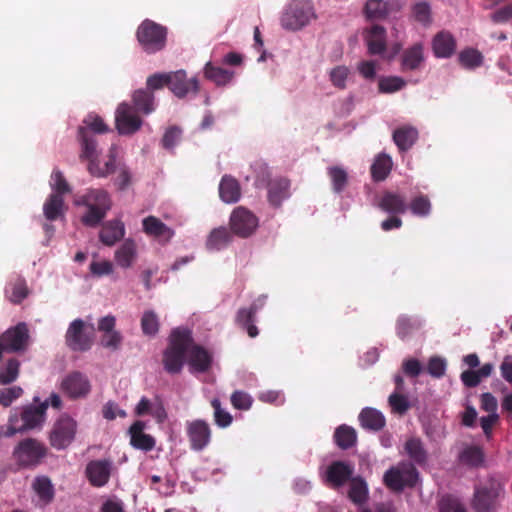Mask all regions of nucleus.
I'll return each mask as SVG.
<instances>
[{
	"mask_svg": "<svg viewBox=\"0 0 512 512\" xmlns=\"http://www.w3.org/2000/svg\"><path fill=\"white\" fill-rule=\"evenodd\" d=\"M19 371L20 362L16 358L9 359L0 368V384L7 385L14 382L19 376Z\"/></svg>",
	"mask_w": 512,
	"mask_h": 512,
	"instance_id": "nucleus-47",
	"label": "nucleus"
},
{
	"mask_svg": "<svg viewBox=\"0 0 512 512\" xmlns=\"http://www.w3.org/2000/svg\"><path fill=\"white\" fill-rule=\"evenodd\" d=\"M143 232L162 245H166L175 235V231L155 216H147L142 220Z\"/></svg>",
	"mask_w": 512,
	"mask_h": 512,
	"instance_id": "nucleus-17",
	"label": "nucleus"
},
{
	"mask_svg": "<svg viewBox=\"0 0 512 512\" xmlns=\"http://www.w3.org/2000/svg\"><path fill=\"white\" fill-rule=\"evenodd\" d=\"M77 422L67 414H62L49 432L50 445L57 449H66L75 439Z\"/></svg>",
	"mask_w": 512,
	"mask_h": 512,
	"instance_id": "nucleus-8",
	"label": "nucleus"
},
{
	"mask_svg": "<svg viewBox=\"0 0 512 512\" xmlns=\"http://www.w3.org/2000/svg\"><path fill=\"white\" fill-rule=\"evenodd\" d=\"M354 467L345 461H334L326 470V480L334 488H339L352 479Z\"/></svg>",
	"mask_w": 512,
	"mask_h": 512,
	"instance_id": "nucleus-19",
	"label": "nucleus"
},
{
	"mask_svg": "<svg viewBox=\"0 0 512 512\" xmlns=\"http://www.w3.org/2000/svg\"><path fill=\"white\" fill-rule=\"evenodd\" d=\"M259 220L257 216L243 206L236 207L229 219L230 229L240 238L251 236L257 229Z\"/></svg>",
	"mask_w": 512,
	"mask_h": 512,
	"instance_id": "nucleus-9",
	"label": "nucleus"
},
{
	"mask_svg": "<svg viewBox=\"0 0 512 512\" xmlns=\"http://www.w3.org/2000/svg\"><path fill=\"white\" fill-rule=\"evenodd\" d=\"M365 12L368 18H384L387 14L386 2L383 0H368L365 5Z\"/></svg>",
	"mask_w": 512,
	"mask_h": 512,
	"instance_id": "nucleus-57",
	"label": "nucleus"
},
{
	"mask_svg": "<svg viewBox=\"0 0 512 512\" xmlns=\"http://www.w3.org/2000/svg\"><path fill=\"white\" fill-rule=\"evenodd\" d=\"M349 499L358 505L365 503L368 499V487L361 477H354L350 480Z\"/></svg>",
	"mask_w": 512,
	"mask_h": 512,
	"instance_id": "nucleus-45",
	"label": "nucleus"
},
{
	"mask_svg": "<svg viewBox=\"0 0 512 512\" xmlns=\"http://www.w3.org/2000/svg\"><path fill=\"white\" fill-rule=\"evenodd\" d=\"M32 489L39 497L40 501L47 505L51 503L55 496L54 486L47 476H37L33 480Z\"/></svg>",
	"mask_w": 512,
	"mask_h": 512,
	"instance_id": "nucleus-38",
	"label": "nucleus"
},
{
	"mask_svg": "<svg viewBox=\"0 0 512 512\" xmlns=\"http://www.w3.org/2000/svg\"><path fill=\"white\" fill-rule=\"evenodd\" d=\"M83 126H79V128H86L91 131L93 135L106 133L109 129L108 126L104 123L103 119L96 114H89L83 120Z\"/></svg>",
	"mask_w": 512,
	"mask_h": 512,
	"instance_id": "nucleus-54",
	"label": "nucleus"
},
{
	"mask_svg": "<svg viewBox=\"0 0 512 512\" xmlns=\"http://www.w3.org/2000/svg\"><path fill=\"white\" fill-rule=\"evenodd\" d=\"M333 438L339 448L347 450L356 444L357 433L351 426L343 424L336 428Z\"/></svg>",
	"mask_w": 512,
	"mask_h": 512,
	"instance_id": "nucleus-43",
	"label": "nucleus"
},
{
	"mask_svg": "<svg viewBox=\"0 0 512 512\" xmlns=\"http://www.w3.org/2000/svg\"><path fill=\"white\" fill-rule=\"evenodd\" d=\"M60 388L71 399L85 398L91 391V384L86 375L73 371L61 381Z\"/></svg>",
	"mask_w": 512,
	"mask_h": 512,
	"instance_id": "nucleus-12",
	"label": "nucleus"
},
{
	"mask_svg": "<svg viewBox=\"0 0 512 512\" xmlns=\"http://www.w3.org/2000/svg\"><path fill=\"white\" fill-rule=\"evenodd\" d=\"M29 294L24 278L18 277L10 282L6 288V296L13 304H20Z\"/></svg>",
	"mask_w": 512,
	"mask_h": 512,
	"instance_id": "nucleus-44",
	"label": "nucleus"
},
{
	"mask_svg": "<svg viewBox=\"0 0 512 512\" xmlns=\"http://www.w3.org/2000/svg\"><path fill=\"white\" fill-rule=\"evenodd\" d=\"M432 49L435 57L449 58L456 50V40L450 32L440 31L433 37Z\"/></svg>",
	"mask_w": 512,
	"mask_h": 512,
	"instance_id": "nucleus-24",
	"label": "nucleus"
},
{
	"mask_svg": "<svg viewBox=\"0 0 512 512\" xmlns=\"http://www.w3.org/2000/svg\"><path fill=\"white\" fill-rule=\"evenodd\" d=\"M328 175L332 182L333 191L341 193L348 184V174L345 169L339 166L329 167Z\"/></svg>",
	"mask_w": 512,
	"mask_h": 512,
	"instance_id": "nucleus-49",
	"label": "nucleus"
},
{
	"mask_svg": "<svg viewBox=\"0 0 512 512\" xmlns=\"http://www.w3.org/2000/svg\"><path fill=\"white\" fill-rule=\"evenodd\" d=\"M232 241V234L226 227L213 229L206 241L209 250L219 251L225 248Z\"/></svg>",
	"mask_w": 512,
	"mask_h": 512,
	"instance_id": "nucleus-39",
	"label": "nucleus"
},
{
	"mask_svg": "<svg viewBox=\"0 0 512 512\" xmlns=\"http://www.w3.org/2000/svg\"><path fill=\"white\" fill-rule=\"evenodd\" d=\"M389 404L396 413L403 414L409 409V402L406 396L395 392L389 396Z\"/></svg>",
	"mask_w": 512,
	"mask_h": 512,
	"instance_id": "nucleus-63",
	"label": "nucleus"
},
{
	"mask_svg": "<svg viewBox=\"0 0 512 512\" xmlns=\"http://www.w3.org/2000/svg\"><path fill=\"white\" fill-rule=\"evenodd\" d=\"M204 76L217 86H225L232 81L235 73L231 70L215 66L211 62H208L204 67Z\"/></svg>",
	"mask_w": 512,
	"mask_h": 512,
	"instance_id": "nucleus-36",
	"label": "nucleus"
},
{
	"mask_svg": "<svg viewBox=\"0 0 512 512\" xmlns=\"http://www.w3.org/2000/svg\"><path fill=\"white\" fill-rule=\"evenodd\" d=\"M125 235L124 224L120 220H111L103 224L99 234L100 241L107 246H113Z\"/></svg>",
	"mask_w": 512,
	"mask_h": 512,
	"instance_id": "nucleus-29",
	"label": "nucleus"
},
{
	"mask_svg": "<svg viewBox=\"0 0 512 512\" xmlns=\"http://www.w3.org/2000/svg\"><path fill=\"white\" fill-rule=\"evenodd\" d=\"M116 155L117 148L112 146L109 149L108 160L105 162L104 167L100 166V161L98 159L96 162H92V164L87 165L89 173L92 176L98 178H104L114 173L116 170H118V167H116Z\"/></svg>",
	"mask_w": 512,
	"mask_h": 512,
	"instance_id": "nucleus-35",
	"label": "nucleus"
},
{
	"mask_svg": "<svg viewBox=\"0 0 512 512\" xmlns=\"http://www.w3.org/2000/svg\"><path fill=\"white\" fill-rule=\"evenodd\" d=\"M133 108L144 115H149L155 110L154 94L146 88L134 91L132 95Z\"/></svg>",
	"mask_w": 512,
	"mask_h": 512,
	"instance_id": "nucleus-32",
	"label": "nucleus"
},
{
	"mask_svg": "<svg viewBox=\"0 0 512 512\" xmlns=\"http://www.w3.org/2000/svg\"><path fill=\"white\" fill-rule=\"evenodd\" d=\"M182 136V130L181 128L177 126H171L169 127L163 137H162V146L167 149L171 150L175 147V145L180 141Z\"/></svg>",
	"mask_w": 512,
	"mask_h": 512,
	"instance_id": "nucleus-59",
	"label": "nucleus"
},
{
	"mask_svg": "<svg viewBox=\"0 0 512 512\" xmlns=\"http://www.w3.org/2000/svg\"><path fill=\"white\" fill-rule=\"evenodd\" d=\"M503 493V484L500 480L491 477L487 482L475 489L473 508L477 512H492L496 509L497 499Z\"/></svg>",
	"mask_w": 512,
	"mask_h": 512,
	"instance_id": "nucleus-7",
	"label": "nucleus"
},
{
	"mask_svg": "<svg viewBox=\"0 0 512 512\" xmlns=\"http://www.w3.org/2000/svg\"><path fill=\"white\" fill-rule=\"evenodd\" d=\"M145 423L143 421H135L129 428L130 444L142 451H151L154 449L156 441L150 434L144 433Z\"/></svg>",
	"mask_w": 512,
	"mask_h": 512,
	"instance_id": "nucleus-20",
	"label": "nucleus"
},
{
	"mask_svg": "<svg viewBox=\"0 0 512 512\" xmlns=\"http://www.w3.org/2000/svg\"><path fill=\"white\" fill-rule=\"evenodd\" d=\"M189 366L192 371L198 373L207 372L212 364V356L208 350L200 345L191 344L189 350Z\"/></svg>",
	"mask_w": 512,
	"mask_h": 512,
	"instance_id": "nucleus-23",
	"label": "nucleus"
},
{
	"mask_svg": "<svg viewBox=\"0 0 512 512\" xmlns=\"http://www.w3.org/2000/svg\"><path fill=\"white\" fill-rule=\"evenodd\" d=\"M418 478V472L415 467L401 471L397 468H390L384 474V484L393 491H402L405 486H413Z\"/></svg>",
	"mask_w": 512,
	"mask_h": 512,
	"instance_id": "nucleus-14",
	"label": "nucleus"
},
{
	"mask_svg": "<svg viewBox=\"0 0 512 512\" xmlns=\"http://www.w3.org/2000/svg\"><path fill=\"white\" fill-rule=\"evenodd\" d=\"M48 454L44 443L35 438L21 440L13 449L12 457L19 469H34Z\"/></svg>",
	"mask_w": 512,
	"mask_h": 512,
	"instance_id": "nucleus-3",
	"label": "nucleus"
},
{
	"mask_svg": "<svg viewBox=\"0 0 512 512\" xmlns=\"http://www.w3.org/2000/svg\"><path fill=\"white\" fill-rule=\"evenodd\" d=\"M268 201L275 208L290 197V181L287 178H275L267 183Z\"/></svg>",
	"mask_w": 512,
	"mask_h": 512,
	"instance_id": "nucleus-21",
	"label": "nucleus"
},
{
	"mask_svg": "<svg viewBox=\"0 0 512 512\" xmlns=\"http://www.w3.org/2000/svg\"><path fill=\"white\" fill-rule=\"evenodd\" d=\"M94 328L78 318L73 320L65 334L67 347L75 352L88 351L93 344Z\"/></svg>",
	"mask_w": 512,
	"mask_h": 512,
	"instance_id": "nucleus-6",
	"label": "nucleus"
},
{
	"mask_svg": "<svg viewBox=\"0 0 512 512\" xmlns=\"http://www.w3.org/2000/svg\"><path fill=\"white\" fill-rule=\"evenodd\" d=\"M365 42L370 55H382L387 48L386 29L381 25H373L365 35Z\"/></svg>",
	"mask_w": 512,
	"mask_h": 512,
	"instance_id": "nucleus-22",
	"label": "nucleus"
},
{
	"mask_svg": "<svg viewBox=\"0 0 512 512\" xmlns=\"http://www.w3.org/2000/svg\"><path fill=\"white\" fill-rule=\"evenodd\" d=\"M23 394V389L19 386L0 389V404L9 407L12 402Z\"/></svg>",
	"mask_w": 512,
	"mask_h": 512,
	"instance_id": "nucleus-60",
	"label": "nucleus"
},
{
	"mask_svg": "<svg viewBox=\"0 0 512 512\" xmlns=\"http://www.w3.org/2000/svg\"><path fill=\"white\" fill-rule=\"evenodd\" d=\"M406 81L399 76L381 77L378 81V90L383 94L395 93L403 89Z\"/></svg>",
	"mask_w": 512,
	"mask_h": 512,
	"instance_id": "nucleus-48",
	"label": "nucleus"
},
{
	"mask_svg": "<svg viewBox=\"0 0 512 512\" xmlns=\"http://www.w3.org/2000/svg\"><path fill=\"white\" fill-rule=\"evenodd\" d=\"M393 162L388 154L380 153L371 165V177L376 182L384 181L391 172Z\"/></svg>",
	"mask_w": 512,
	"mask_h": 512,
	"instance_id": "nucleus-37",
	"label": "nucleus"
},
{
	"mask_svg": "<svg viewBox=\"0 0 512 512\" xmlns=\"http://www.w3.org/2000/svg\"><path fill=\"white\" fill-rule=\"evenodd\" d=\"M159 319L156 313L152 310H147L143 313L141 318V329L144 335L153 337L159 331Z\"/></svg>",
	"mask_w": 512,
	"mask_h": 512,
	"instance_id": "nucleus-50",
	"label": "nucleus"
},
{
	"mask_svg": "<svg viewBox=\"0 0 512 512\" xmlns=\"http://www.w3.org/2000/svg\"><path fill=\"white\" fill-rule=\"evenodd\" d=\"M169 90L178 98H184L192 93L196 95L199 91V82L197 78L188 79L184 70L169 72Z\"/></svg>",
	"mask_w": 512,
	"mask_h": 512,
	"instance_id": "nucleus-13",
	"label": "nucleus"
},
{
	"mask_svg": "<svg viewBox=\"0 0 512 512\" xmlns=\"http://www.w3.org/2000/svg\"><path fill=\"white\" fill-rule=\"evenodd\" d=\"M232 406L238 410H249L253 403V398L245 391L236 390L230 397Z\"/></svg>",
	"mask_w": 512,
	"mask_h": 512,
	"instance_id": "nucleus-58",
	"label": "nucleus"
},
{
	"mask_svg": "<svg viewBox=\"0 0 512 512\" xmlns=\"http://www.w3.org/2000/svg\"><path fill=\"white\" fill-rule=\"evenodd\" d=\"M79 203L85 206H92L110 210L111 199L107 191L103 189H88L80 198Z\"/></svg>",
	"mask_w": 512,
	"mask_h": 512,
	"instance_id": "nucleus-33",
	"label": "nucleus"
},
{
	"mask_svg": "<svg viewBox=\"0 0 512 512\" xmlns=\"http://www.w3.org/2000/svg\"><path fill=\"white\" fill-rule=\"evenodd\" d=\"M392 138L399 151L406 152L417 141L418 130L415 127L404 125L394 130Z\"/></svg>",
	"mask_w": 512,
	"mask_h": 512,
	"instance_id": "nucleus-28",
	"label": "nucleus"
},
{
	"mask_svg": "<svg viewBox=\"0 0 512 512\" xmlns=\"http://www.w3.org/2000/svg\"><path fill=\"white\" fill-rule=\"evenodd\" d=\"M29 330L24 322L9 328L0 336V345L6 352L24 350L28 344Z\"/></svg>",
	"mask_w": 512,
	"mask_h": 512,
	"instance_id": "nucleus-11",
	"label": "nucleus"
},
{
	"mask_svg": "<svg viewBox=\"0 0 512 512\" xmlns=\"http://www.w3.org/2000/svg\"><path fill=\"white\" fill-rule=\"evenodd\" d=\"M137 258V246L132 239H126L115 251L116 264L124 269L130 268Z\"/></svg>",
	"mask_w": 512,
	"mask_h": 512,
	"instance_id": "nucleus-30",
	"label": "nucleus"
},
{
	"mask_svg": "<svg viewBox=\"0 0 512 512\" xmlns=\"http://www.w3.org/2000/svg\"><path fill=\"white\" fill-rule=\"evenodd\" d=\"M112 462L108 459L92 460L85 468V475L93 487L105 486L111 477Z\"/></svg>",
	"mask_w": 512,
	"mask_h": 512,
	"instance_id": "nucleus-16",
	"label": "nucleus"
},
{
	"mask_svg": "<svg viewBox=\"0 0 512 512\" xmlns=\"http://www.w3.org/2000/svg\"><path fill=\"white\" fill-rule=\"evenodd\" d=\"M219 195L225 203H236L241 197V187L239 182L228 175L222 177L219 184Z\"/></svg>",
	"mask_w": 512,
	"mask_h": 512,
	"instance_id": "nucleus-31",
	"label": "nucleus"
},
{
	"mask_svg": "<svg viewBox=\"0 0 512 512\" xmlns=\"http://www.w3.org/2000/svg\"><path fill=\"white\" fill-rule=\"evenodd\" d=\"M186 432L192 450L201 451L210 442L211 429L209 424L201 419L187 422Z\"/></svg>",
	"mask_w": 512,
	"mask_h": 512,
	"instance_id": "nucleus-15",
	"label": "nucleus"
},
{
	"mask_svg": "<svg viewBox=\"0 0 512 512\" xmlns=\"http://www.w3.org/2000/svg\"><path fill=\"white\" fill-rule=\"evenodd\" d=\"M404 449L409 458L417 465L423 466L427 463V451L419 438L408 439L405 443Z\"/></svg>",
	"mask_w": 512,
	"mask_h": 512,
	"instance_id": "nucleus-41",
	"label": "nucleus"
},
{
	"mask_svg": "<svg viewBox=\"0 0 512 512\" xmlns=\"http://www.w3.org/2000/svg\"><path fill=\"white\" fill-rule=\"evenodd\" d=\"M169 73H155L150 75L146 81V89L153 93L154 90L162 89L169 83Z\"/></svg>",
	"mask_w": 512,
	"mask_h": 512,
	"instance_id": "nucleus-62",
	"label": "nucleus"
},
{
	"mask_svg": "<svg viewBox=\"0 0 512 512\" xmlns=\"http://www.w3.org/2000/svg\"><path fill=\"white\" fill-rule=\"evenodd\" d=\"M77 139L80 144V160H86L88 164L96 162L100 156L96 136L86 128H78Z\"/></svg>",
	"mask_w": 512,
	"mask_h": 512,
	"instance_id": "nucleus-18",
	"label": "nucleus"
},
{
	"mask_svg": "<svg viewBox=\"0 0 512 512\" xmlns=\"http://www.w3.org/2000/svg\"><path fill=\"white\" fill-rule=\"evenodd\" d=\"M490 19L495 24H504L512 20V4L503 6L495 10Z\"/></svg>",
	"mask_w": 512,
	"mask_h": 512,
	"instance_id": "nucleus-64",
	"label": "nucleus"
},
{
	"mask_svg": "<svg viewBox=\"0 0 512 512\" xmlns=\"http://www.w3.org/2000/svg\"><path fill=\"white\" fill-rule=\"evenodd\" d=\"M408 207L412 214L419 217H426L431 212V202L428 196L422 194L414 197Z\"/></svg>",
	"mask_w": 512,
	"mask_h": 512,
	"instance_id": "nucleus-52",
	"label": "nucleus"
},
{
	"mask_svg": "<svg viewBox=\"0 0 512 512\" xmlns=\"http://www.w3.org/2000/svg\"><path fill=\"white\" fill-rule=\"evenodd\" d=\"M87 212L81 217V221L88 227H96L105 218L109 210L103 208L86 206Z\"/></svg>",
	"mask_w": 512,
	"mask_h": 512,
	"instance_id": "nucleus-53",
	"label": "nucleus"
},
{
	"mask_svg": "<svg viewBox=\"0 0 512 512\" xmlns=\"http://www.w3.org/2000/svg\"><path fill=\"white\" fill-rule=\"evenodd\" d=\"M350 75V69L345 65H338L332 68L329 72V79L332 85L340 90H344L347 87V80Z\"/></svg>",
	"mask_w": 512,
	"mask_h": 512,
	"instance_id": "nucleus-51",
	"label": "nucleus"
},
{
	"mask_svg": "<svg viewBox=\"0 0 512 512\" xmlns=\"http://www.w3.org/2000/svg\"><path fill=\"white\" fill-rule=\"evenodd\" d=\"M424 62V47L422 43H415L403 51L401 55V70L413 71L420 68Z\"/></svg>",
	"mask_w": 512,
	"mask_h": 512,
	"instance_id": "nucleus-27",
	"label": "nucleus"
},
{
	"mask_svg": "<svg viewBox=\"0 0 512 512\" xmlns=\"http://www.w3.org/2000/svg\"><path fill=\"white\" fill-rule=\"evenodd\" d=\"M446 361L438 356H433L427 364L428 373L434 378H441L445 374Z\"/></svg>",
	"mask_w": 512,
	"mask_h": 512,
	"instance_id": "nucleus-61",
	"label": "nucleus"
},
{
	"mask_svg": "<svg viewBox=\"0 0 512 512\" xmlns=\"http://www.w3.org/2000/svg\"><path fill=\"white\" fill-rule=\"evenodd\" d=\"M193 343L191 331L183 328L174 329L170 336L168 346L163 352L162 363L169 374H178L182 371L188 350Z\"/></svg>",
	"mask_w": 512,
	"mask_h": 512,
	"instance_id": "nucleus-1",
	"label": "nucleus"
},
{
	"mask_svg": "<svg viewBox=\"0 0 512 512\" xmlns=\"http://www.w3.org/2000/svg\"><path fill=\"white\" fill-rule=\"evenodd\" d=\"M459 460L462 464L471 467L478 468L483 465L485 460V454L481 447L476 445H470L465 447L460 455Z\"/></svg>",
	"mask_w": 512,
	"mask_h": 512,
	"instance_id": "nucleus-40",
	"label": "nucleus"
},
{
	"mask_svg": "<svg viewBox=\"0 0 512 512\" xmlns=\"http://www.w3.org/2000/svg\"><path fill=\"white\" fill-rule=\"evenodd\" d=\"M259 308L257 303H252L249 308H240L236 314V324L246 330L251 338L259 334L258 328L254 324Z\"/></svg>",
	"mask_w": 512,
	"mask_h": 512,
	"instance_id": "nucleus-26",
	"label": "nucleus"
},
{
	"mask_svg": "<svg viewBox=\"0 0 512 512\" xmlns=\"http://www.w3.org/2000/svg\"><path fill=\"white\" fill-rule=\"evenodd\" d=\"M48 401L39 405H27L22 408L20 415L13 414L9 417V427L5 431L6 437H11L18 432H24L41 428L46 421Z\"/></svg>",
	"mask_w": 512,
	"mask_h": 512,
	"instance_id": "nucleus-2",
	"label": "nucleus"
},
{
	"mask_svg": "<svg viewBox=\"0 0 512 512\" xmlns=\"http://www.w3.org/2000/svg\"><path fill=\"white\" fill-rule=\"evenodd\" d=\"M359 421L364 429L373 431L381 430L386 424L384 415L380 411L370 407L362 409L359 414Z\"/></svg>",
	"mask_w": 512,
	"mask_h": 512,
	"instance_id": "nucleus-34",
	"label": "nucleus"
},
{
	"mask_svg": "<svg viewBox=\"0 0 512 512\" xmlns=\"http://www.w3.org/2000/svg\"><path fill=\"white\" fill-rule=\"evenodd\" d=\"M43 212L47 220H57L64 212V198L59 193H51L43 205Z\"/></svg>",
	"mask_w": 512,
	"mask_h": 512,
	"instance_id": "nucleus-42",
	"label": "nucleus"
},
{
	"mask_svg": "<svg viewBox=\"0 0 512 512\" xmlns=\"http://www.w3.org/2000/svg\"><path fill=\"white\" fill-rule=\"evenodd\" d=\"M50 187L53 193H59L62 197L64 194L71 192L70 185L66 181L63 173L58 169H54L51 174Z\"/></svg>",
	"mask_w": 512,
	"mask_h": 512,
	"instance_id": "nucleus-55",
	"label": "nucleus"
},
{
	"mask_svg": "<svg viewBox=\"0 0 512 512\" xmlns=\"http://www.w3.org/2000/svg\"><path fill=\"white\" fill-rule=\"evenodd\" d=\"M316 18L315 8L309 0H292L281 15V26L290 31H297Z\"/></svg>",
	"mask_w": 512,
	"mask_h": 512,
	"instance_id": "nucleus-4",
	"label": "nucleus"
},
{
	"mask_svg": "<svg viewBox=\"0 0 512 512\" xmlns=\"http://www.w3.org/2000/svg\"><path fill=\"white\" fill-rule=\"evenodd\" d=\"M132 105L123 102L119 104L115 113L116 128L121 135H132L142 126V119Z\"/></svg>",
	"mask_w": 512,
	"mask_h": 512,
	"instance_id": "nucleus-10",
	"label": "nucleus"
},
{
	"mask_svg": "<svg viewBox=\"0 0 512 512\" xmlns=\"http://www.w3.org/2000/svg\"><path fill=\"white\" fill-rule=\"evenodd\" d=\"M378 207L391 215L404 214L408 208L404 196L390 191H386L382 194Z\"/></svg>",
	"mask_w": 512,
	"mask_h": 512,
	"instance_id": "nucleus-25",
	"label": "nucleus"
},
{
	"mask_svg": "<svg viewBox=\"0 0 512 512\" xmlns=\"http://www.w3.org/2000/svg\"><path fill=\"white\" fill-rule=\"evenodd\" d=\"M482 53L475 48H466L458 55L459 64L465 69H475L483 64Z\"/></svg>",
	"mask_w": 512,
	"mask_h": 512,
	"instance_id": "nucleus-46",
	"label": "nucleus"
},
{
	"mask_svg": "<svg viewBox=\"0 0 512 512\" xmlns=\"http://www.w3.org/2000/svg\"><path fill=\"white\" fill-rule=\"evenodd\" d=\"M167 33L165 26L145 19L137 28L136 38L144 52L155 54L165 48Z\"/></svg>",
	"mask_w": 512,
	"mask_h": 512,
	"instance_id": "nucleus-5",
	"label": "nucleus"
},
{
	"mask_svg": "<svg viewBox=\"0 0 512 512\" xmlns=\"http://www.w3.org/2000/svg\"><path fill=\"white\" fill-rule=\"evenodd\" d=\"M211 406L214 409V421H215L216 425H218L221 428L228 427L232 423L233 418L228 411L224 410L221 407L220 400L217 398H214L211 401Z\"/></svg>",
	"mask_w": 512,
	"mask_h": 512,
	"instance_id": "nucleus-56",
	"label": "nucleus"
}]
</instances>
